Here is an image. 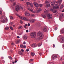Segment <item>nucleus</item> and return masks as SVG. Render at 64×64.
<instances>
[{
  "label": "nucleus",
  "mask_w": 64,
  "mask_h": 64,
  "mask_svg": "<svg viewBox=\"0 0 64 64\" xmlns=\"http://www.w3.org/2000/svg\"><path fill=\"white\" fill-rule=\"evenodd\" d=\"M16 16H17L20 19H21L22 20H24V21H28L29 20L28 18H26L25 17H22L21 16H20L18 14H16Z\"/></svg>",
  "instance_id": "obj_1"
},
{
  "label": "nucleus",
  "mask_w": 64,
  "mask_h": 64,
  "mask_svg": "<svg viewBox=\"0 0 64 64\" xmlns=\"http://www.w3.org/2000/svg\"><path fill=\"white\" fill-rule=\"evenodd\" d=\"M38 34H39V38L40 39H42V38H43V34L42 32H39L38 33Z\"/></svg>",
  "instance_id": "obj_2"
},
{
  "label": "nucleus",
  "mask_w": 64,
  "mask_h": 64,
  "mask_svg": "<svg viewBox=\"0 0 64 64\" xmlns=\"http://www.w3.org/2000/svg\"><path fill=\"white\" fill-rule=\"evenodd\" d=\"M30 35L32 38H34L36 36V34L34 32H32L30 34Z\"/></svg>",
  "instance_id": "obj_3"
},
{
  "label": "nucleus",
  "mask_w": 64,
  "mask_h": 64,
  "mask_svg": "<svg viewBox=\"0 0 64 64\" xmlns=\"http://www.w3.org/2000/svg\"><path fill=\"white\" fill-rule=\"evenodd\" d=\"M20 9L21 10H23V8L21 7H20L19 8V6L18 5H16V11L18 12V11H19L20 10Z\"/></svg>",
  "instance_id": "obj_4"
},
{
  "label": "nucleus",
  "mask_w": 64,
  "mask_h": 64,
  "mask_svg": "<svg viewBox=\"0 0 64 64\" xmlns=\"http://www.w3.org/2000/svg\"><path fill=\"white\" fill-rule=\"evenodd\" d=\"M4 18L5 19V20H3L1 21V22L2 23H7V21H8V20L7 19V18L6 17H5Z\"/></svg>",
  "instance_id": "obj_5"
},
{
  "label": "nucleus",
  "mask_w": 64,
  "mask_h": 64,
  "mask_svg": "<svg viewBox=\"0 0 64 64\" xmlns=\"http://www.w3.org/2000/svg\"><path fill=\"white\" fill-rule=\"evenodd\" d=\"M47 16L48 19H51L52 18V14H47Z\"/></svg>",
  "instance_id": "obj_6"
},
{
  "label": "nucleus",
  "mask_w": 64,
  "mask_h": 64,
  "mask_svg": "<svg viewBox=\"0 0 64 64\" xmlns=\"http://www.w3.org/2000/svg\"><path fill=\"white\" fill-rule=\"evenodd\" d=\"M55 5L56 6H54L53 8L54 9V10L55 9H58L59 8V6H58V4H55Z\"/></svg>",
  "instance_id": "obj_7"
},
{
  "label": "nucleus",
  "mask_w": 64,
  "mask_h": 64,
  "mask_svg": "<svg viewBox=\"0 0 64 64\" xmlns=\"http://www.w3.org/2000/svg\"><path fill=\"white\" fill-rule=\"evenodd\" d=\"M35 21H36V20L35 19H32L30 20V23H33Z\"/></svg>",
  "instance_id": "obj_8"
},
{
  "label": "nucleus",
  "mask_w": 64,
  "mask_h": 64,
  "mask_svg": "<svg viewBox=\"0 0 64 64\" xmlns=\"http://www.w3.org/2000/svg\"><path fill=\"white\" fill-rule=\"evenodd\" d=\"M64 17V15L62 14H60V19H62V17Z\"/></svg>",
  "instance_id": "obj_9"
},
{
  "label": "nucleus",
  "mask_w": 64,
  "mask_h": 64,
  "mask_svg": "<svg viewBox=\"0 0 64 64\" xmlns=\"http://www.w3.org/2000/svg\"><path fill=\"white\" fill-rule=\"evenodd\" d=\"M36 44H33L31 45V47L33 48H35L36 47Z\"/></svg>",
  "instance_id": "obj_10"
},
{
  "label": "nucleus",
  "mask_w": 64,
  "mask_h": 64,
  "mask_svg": "<svg viewBox=\"0 0 64 64\" xmlns=\"http://www.w3.org/2000/svg\"><path fill=\"white\" fill-rule=\"evenodd\" d=\"M34 5L36 7H38L39 6V4H38L37 3H36V2H34Z\"/></svg>",
  "instance_id": "obj_11"
},
{
  "label": "nucleus",
  "mask_w": 64,
  "mask_h": 64,
  "mask_svg": "<svg viewBox=\"0 0 64 64\" xmlns=\"http://www.w3.org/2000/svg\"><path fill=\"white\" fill-rule=\"evenodd\" d=\"M25 15L26 16H29L30 15V14H29V13H28L27 11L25 12Z\"/></svg>",
  "instance_id": "obj_12"
},
{
  "label": "nucleus",
  "mask_w": 64,
  "mask_h": 64,
  "mask_svg": "<svg viewBox=\"0 0 64 64\" xmlns=\"http://www.w3.org/2000/svg\"><path fill=\"white\" fill-rule=\"evenodd\" d=\"M22 38L23 39L26 40L27 39V37L26 36L24 35L22 36Z\"/></svg>",
  "instance_id": "obj_13"
},
{
  "label": "nucleus",
  "mask_w": 64,
  "mask_h": 64,
  "mask_svg": "<svg viewBox=\"0 0 64 64\" xmlns=\"http://www.w3.org/2000/svg\"><path fill=\"white\" fill-rule=\"evenodd\" d=\"M52 58L53 59H55L57 58V56L55 55H54L52 56Z\"/></svg>",
  "instance_id": "obj_14"
},
{
  "label": "nucleus",
  "mask_w": 64,
  "mask_h": 64,
  "mask_svg": "<svg viewBox=\"0 0 64 64\" xmlns=\"http://www.w3.org/2000/svg\"><path fill=\"white\" fill-rule=\"evenodd\" d=\"M14 14H15V15H16V6L15 8H14Z\"/></svg>",
  "instance_id": "obj_15"
},
{
  "label": "nucleus",
  "mask_w": 64,
  "mask_h": 64,
  "mask_svg": "<svg viewBox=\"0 0 64 64\" xmlns=\"http://www.w3.org/2000/svg\"><path fill=\"white\" fill-rule=\"evenodd\" d=\"M60 40L61 42H63H63H64V38L63 37L62 38H61Z\"/></svg>",
  "instance_id": "obj_16"
},
{
  "label": "nucleus",
  "mask_w": 64,
  "mask_h": 64,
  "mask_svg": "<svg viewBox=\"0 0 64 64\" xmlns=\"http://www.w3.org/2000/svg\"><path fill=\"white\" fill-rule=\"evenodd\" d=\"M28 10H29V11H31L32 13H35V12L34 11H33V10H31V9H30V8H28Z\"/></svg>",
  "instance_id": "obj_17"
},
{
  "label": "nucleus",
  "mask_w": 64,
  "mask_h": 64,
  "mask_svg": "<svg viewBox=\"0 0 64 64\" xmlns=\"http://www.w3.org/2000/svg\"><path fill=\"white\" fill-rule=\"evenodd\" d=\"M54 4L55 2H52L51 3V4L52 6H54Z\"/></svg>",
  "instance_id": "obj_18"
},
{
  "label": "nucleus",
  "mask_w": 64,
  "mask_h": 64,
  "mask_svg": "<svg viewBox=\"0 0 64 64\" xmlns=\"http://www.w3.org/2000/svg\"><path fill=\"white\" fill-rule=\"evenodd\" d=\"M43 31L44 32H46L47 31V28H44L43 29Z\"/></svg>",
  "instance_id": "obj_19"
},
{
  "label": "nucleus",
  "mask_w": 64,
  "mask_h": 64,
  "mask_svg": "<svg viewBox=\"0 0 64 64\" xmlns=\"http://www.w3.org/2000/svg\"><path fill=\"white\" fill-rule=\"evenodd\" d=\"M42 10L41 8H39L37 10V12L38 13V12H40Z\"/></svg>",
  "instance_id": "obj_20"
},
{
  "label": "nucleus",
  "mask_w": 64,
  "mask_h": 64,
  "mask_svg": "<svg viewBox=\"0 0 64 64\" xmlns=\"http://www.w3.org/2000/svg\"><path fill=\"white\" fill-rule=\"evenodd\" d=\"M18 29H23V26H20L18 27Z\"/></svg>",
  "instance_id": "obj_21"
},
{
  "label": "nucleus",
  "mask_w": 64,
  "mask_h": 64,
  "mask_svg": "<svg viewBox=\"0 0 64 64\" xmlns=\"http://www.w3.org/2000/svg\"><path fill=\"white\" fill-rule=\"evenodd\" d=\"M49 12V10H47L46 11H45L44 12V13H47L48 12Z\"/></svg>",
  "instance_id": "obj_22"
},
{
  "label": "nucleus",
  "mask_w": 64,
  "mask_h": 64,
  "mask_svg": "<svg viewBox=\"0 0 64 64\" xmlns=\"http://www.w3.org/2000/svg\"><path fill=\"white\" fill-rule=\"evenodd\" d=\"M50 6V5L49 4L48 5H46V8H48V7H49Z\"/></svg>",
  "instance_id": "obj_23"
},
{
  "label": "nucleus",
  "mask_w": 64,
  "mask_h": 64,
  "mask_svg": "<svg viewBox=\"0 0 64 64\" xmlns=\"http://www.w3.org/2000/svg\"><path fill=\"white\" fill-rule=\"evenodd\" d=\"M50 10L51 11H52V12H53L54 10V9L53 8L50 9Z\"/></svg>",
  "instance_id": "obj_24"
},
{
  "label": "nucleus",
  "mask_w": 64,
  "mask_h": 64,
  "mask_svg": "<svg viewBox=\"0 0 64 64\" xmlns=\"http://www.w3.org/2000/svg\"><path fill=\"white\" fill-rule=\"evenodd\" d=\"M41 46V44L39 43L38 44V47H40Z\"/></svg>",
  "instance_id": "obj_25"
},
{
  "label": "nucleus",
  "mask_w": 64,
  "mask_h": 64,
  "mask_svg": "<svg viewBox=\"0 0 64 64\" xmlns=\"http://www.w3.org/2000/svg\"><path fill=\"white\" fill-rule=\"evenodd\" d=\"M31 54L32 56H34V55H35V54L33 52H32L31 53Z\"/></svg>",
  "instance_id": "obj_26"
},
{
  "label": "nucleus",
  "mask_w": 64,
  "mask_h": 64,
  "mask_svg": "<svg viewBox=\"0 0 64 64\" xmlns=\"http://www.w3.org/2000/svg\"><path fill=\"white\" fill-rule=\"evenodd\" d=\"M28 26V24H26L24 26V27L25 28H27V27L26 26Z\"/></svg>",
  "instance_id": "obj_27"
},
{
  "label": "nucleus",
  "mask_w": 64,
  "mask_h": 64,
  "mask_svg": "<svg viewBox=\"0 0 64 64\" xmlns=\"http://www.w3.org/2000/svg\"><path fill=\"white\" fill-rule=\"evenodd\" d=\"M19 53L20 54V55H22V54H23V53L21 52H19Z\"/></svg>",
  "instance_id": "obj_28"
},
{
  "label": "nucleus",
  "mask_w": 64,
  "mask_h": 64,
  "mask_svg": "<svg viewBox=\"0 0 64 64\" xmlns=\"http://www.w3.org/2000/svg\"><path fill=\"white\" fill-rule=\"evenodd\" d=\"M33 59H30V60L29 61V62L30 63V62H33Z\"/></svg>",
  "instance_id": "obj_29"
},
{
  "label": "nucleus",
  "mask_w": 64,
  "mask_h": 64,
  "mask_svg": "<svg viewBox=\"0 0 64 64\" xmlns=\"http://www.w3.org/2000/svg\"><path fill=\"white\" fill-rule=\"evenodd\" d=\"M20 47L22 48H24V46L22 45H20Z\"/></svg>",
  "instance_id": "obj_30"
},
{
  "label": "nucleus",
  "mask_w": 64,
  "mask_h": 64,
  "mask_svg": "<svg viewBox=\"0 0 64 64\" xmlns=\"http://www.w3.org/2000/svg\"><path fill=\"white\" fill-rule=\"evenodd\" d=\"M42 17L43 18H46V16L45 15H43L42 16Z\"/></svg>",
  "instance_id": "obj_31"
},
{
  "label": "nucleus",
  "mask_w": 64,
  "mask_h": 64,
  "mask_svg": "<svg viewBox=\"0 0 64 64\" xmlns=\"http://www.w3.org/2000/svg\"><path fill=\"white\" fill-rule=\"evenodd\" d=\"M39 6H40V7H42V6H43V4H40L39 5Z\"/></svg>",
  "instance_id": "obj_32"
},
{
  "label": "nucleus",
  "mask_w": 64,
  "mask_h": 64,
  "mask_svg": "<svg viewBox=\"0 0 64 64\" xmlns=\"http://www.w3.org/2000/svg\"><path fill=\"white\" fill-rule=\"evenodd\" d=\"M64 7V6L63 5H61L60 6V9H62V8H63Z\"/></svg>",
  "instance_id": "obj_33"
},
{
  "label": "nucleus",
  "mask_w": 64,
  "mask_h": 64,
  "mask_svg": "<svg viewBox=\"0 0 64 64\" xmlns=\"http://www.w3.org/2000/svg\"><path fill=\"white\" fill-rule=\"evenodd\" d=\"M26 4L28 5H29V4H30V2H26Z\"/></svg>",
  "instance_id": "obj_34"
},
{
  "label": "nucleus",
  "mask_w": 64,
  "mask_h": 64,
  "mask_svg": "<svg viewBox=\"0 0 64 64\" xmlns=\"http://www.w3.org/2000/svg\"><path fill=\"white\" fill-rule=\"evenodd\" d=\"M10 59V60H12V58L11 56H9L8 57Z\"/></svg>",
  "instance_id": "obj_35"
},
{
  "label": "nucleus",
  "mask_w": 64,
  "mask_h": 64,
  "mask_svg": "<svg viewBox=\"0 0 64 64\" xmlns=\"http://www.w3.org/2000/svg\"><path fill=\"white\" fill-rule=\"evenodd\" d=\"M61 32L62 33H64V29H63L61 30Z\"/></svg>",
  "instance_id": "obj_36"
},
{
  "label": "nucleus",
  "mask_w": 64,
  "mask_h": 64,
  "mask_svg": "<svg viewBox=\"0 0 64 64\" xmlns=\"http://www.w3.org/2000/svg\"><path fill=\"white\" fill-rule=\"evenodd\" d=\"M8 29H9V27H6L5 28V29L6 30H8Z\"/></svg>",
  "instance_id": "obj_37"
},
{
  "label": "nucleus",
  "mask_w": 64,
  "mask_h": 64,
  "mask_svg": "<svg viewBox=\"0 0 64 64\" xmlns=\"http://www.w3.org/2000/svg\"><path fill=\"white\" fill-rule=\"evenodd\" d=\"M30 6H31V7H32L33 6V4H30Z\"/></svg>",
  "instance_id": "obj_38"
},
{
  "label": "nucleus",
  "mask_w": 64,
  "mask_h": 64,
  "mask_svg": "<svg viewBox=\"0 0 64 64\" xmlns=\"http://www.w3.org/2000/svg\"><path fill=\"white\" fill-rule=\"evenodd\" d=\"M10 19H13V17L11 16H10Z\"/></svg>",
  "instance_id": "obj_39"
},
{
  "label": "nucleus",
  "mask_w": 64,
  "mask_h": 64,
  "mask_svg": "<svg viewBox=\"0 0 64 64\" xmlns=\"http://www.w3.org/2000/svg\"><path fill=\"white\" fill-rule=\"evenodd\" d=\"M16 4V2H14L13 3V5L14 6H15Z\"/></svg>",
  "instance_id": "obj_40"
},
{
  "label": "nucleus",
  "mask_w": 64,
  "mask_h": 64,
  "mask_svg": "<svg viewBox=\"0 0 64 64\" xmlns=\"http://www.w3.org/2000/svg\"><path fill=\"white\" fill-rule=\"evenodd\" d=\"M48 3H49V2H48V1H46L45 2L46 4H48Z\"/></svg>",
  "instance_id": "obj_41"
},
{
  "label": "nucleus",
  "mask_w": 64,
  "mask_h": 64,
  "mask_svg": "<svg viewBox=\"0 0 64 64\" xmlns=\"http://www.w3.org/2000/svg\"><path fill=\"white\" fill-rule=\"evenodd\" d=\"M10 29H11V30H13V28L12 26H10Z\"/></svg>",
  "instance_id": "obj_42"
},
{
  "label": "nucleus",
  "mask_w": 64,
  "mask_h": 64,
  "mask_svg": "<svg viewBox=\"0 0 64 64\" xmlns=\"http://www.w3.org/2000/svg\"><path fill=\"white\" fill-rule=\"evenodd\" d=\"M22 34V33H19L18 35H21V34Z\"/></svg>",
  "instance_id": "obj_43"
},
{
  "label": "nucleus",
  "mask_w": 64,
  "mask_h": 64,
  "mask_svg": "<svg viewBox=\"0 0 64 64\" xmlns=\"http://www.w3.org/2000/svg\"><path fill=\"white\" fill-rule=\"evenodd\" d=\"M12 24H13L12 22H10V25H12Z\"/></svg>",
  "instance_id": "obj_44"
},
{
  "label": "nucleus",
  "mask_w": 64,
  "mask_h": 64,
  "mask_svg": "<svg viewBox=\"0 0 64 64\" xmlns=\"http://www.w3.org/2000/svg\"><path fill=\"white\" fill-rule=\"evenodd\" d=\"M20 23H21V24H22L23 23V22H22V20H20Z\"/></svg>",
  "instance_id": "obj_45"
},
{
  "label": "nucleus",
  "mask_w": 64,
  "mask_h": 64,
  "mask_svg": "<svg viewBox=\"0 0 64 64\" xmlns=\"http://www.w3.org/2000/svg\"><path fill=\"white\" fill-rule=\"evenodd\" d=\"M29 51V49H27L26 50V52H28V51Z\"/></svg>",
  "instance_id": "obj_46"
},
{
  "label": "nucleus",
  "mask_w": 64,
  "mask_h": 64,
  "mask_svg": "<svg viewBox=\"0 0 64 64\" xmlns=\"http://www.w3.org/2000/svg\"><path fill=\"white\" fill-rule=\"evenodd\" d=\"M16 43L17 44H18L19 43V40H18L17 41Z\"/></svg>",
  "instance_id": "obj_47"
},
{
  "label": "nucleus",
  "mask_w": 64,
  "mask_h": 64,
  "mask_svg": "<svg viewBox=\"0 0 64 64\" xmlns=\"http://www.w3.org/2000/svg\"><path fill=\"white\" fill-rule=\"evenodd\" d=\"M40 26H41V24H38V27H39Z\"/></svg>",
  "instance_id": "obj_48"
},
{
  "label": "nucleus",
  "mask_w": 64,
  "mask_h": 64,
  "mask_svg": "<svg viewBox=\"0 0 64 64\" xmlns=\"http://www.w3.org/2000/svg\"><path fill=\"white\" fill-rule=\"evenodd\" d=\"M61 2H60L59 3V5H58V6H60L59 7H60V5H61Z\"/></svg>",
  "instance_id": "obj_49"
},
{
  "label": "nucleus",
  "mask_w": 64,
  "mask_h": 64,
  "mask_svg": "<svg viewBox=\"0 0 64 64\" xmlns=\"http://www.w3.org/2000/svg\"><path fill=\"white\" fill-rule=\"evenodd\" d=\"M12 46H14V43L13 42H12Z\"/></svg>",
  "instance_id": "obj_50"
},
{
  "label": "nucleus",
  "mask_w": 64,
  "mask_h": 64,
  "mask_svg": "<svg viewBox=\"0 0 64 64\" xmlns=\"http://www.w3.org/2000/svg\"><path fill=\"white\" fill-rule=\"evenodd\" d=\"M0 14H1V15L2 14V11H0Z\"/></svg>",
  "instance_id": "obj_51"
},
{
  "label": "nucleus",
  "mask_w": 64,
  "mask_h": 64,
  "mask_svg": "<svg viewBox=\"0 0 64 64\" xmlns=\"http://www.w3.org/2000/svg\"><path fill=\"white\" fill-rule=\"evenodd\" d=\"M4 18V17H3V16H1L0 17L1 19H3Z\"/></svg>",
  "instance_id": "obj_52"
},
{
  "label": "nucleus",
  "mask_w": 64,
  "mask_h": 64,
  "mask_svg": "<svg viewBox=\"0 0 64 64\" xmlns=\"http://www.w3.org/2000/svg\"><path fill=\"white\" fill-rule=\"evenodd\" d=\"M39 55H40V56H41V55H42V53H41V52L39 53Z\"/></svg>",
  "instance_id": "obj_53"
},
{
  "label": "nucleus",
  "mask_w": 64,
  "mask_h": 64,
  "mask_svg": "<svg viewBox=\"0 0 64 64\" xmlns=\"http://www.w3.org/2000/svg\"><path fill=\"white\" fill-rule=\"evenodd\" d=\"M60 2H59V1H57V2H56V3H57V4H58V3H59Z\"/></svg>",
  "instance_id": "obj_54"
},
{
  "label": "nucleus",
  "mask_w": 64,
  "mask_h": 64,
  "mask_svg": "<svg viewBox=\"0 0 64 64\" xmlns=\"http://www.w3.org/2000/svg\"><path fill=\"white\" fill-rule=\"evenodd\" d=\"M57 30V28L56 27L55 28H54V30Z\"/></svg>",
  "instance_id": "obj_55"
},
{
  "label": "nucleus",
  "mask_w": 64,
  "mask_h": 64,
  "mask_svg": "<svg viewBox=\"0 0 64 64\" xmlns=\"http://www.w3.org/2000/svg\"><path fill=\"white\" fill-rule=\"evenodd\" d=\"M58 1H59V2H62V0H59Z\"/></svg>",
  "instance_id": "obj_56"
},
{
  "label": "nucleus",
  "mask_w": 64,
  "mask_h": 64,
  "mask_svg": "<svg viewBox=\"0 0 64 64\" xmlns=\"http://www.w3.org/2000/svg\"><path fill=\"white\" fill-rule=\"evenodd\" d=\"M10 1L11 2H13V1H14V0H10Z\"/></svg>",
  "instance_id": "obj_57"
},
{
  "label": "nucleus",
  "mask_w": 64,
  "mask_h": 64,
  "mask_svg": "<svg viewBox=\"0 0 64 64\" xmlns=\"http://www.w3.org/2000/svg\"><path fill=\"white\" fill-rule=\"evenodd\" d=\"M26 33H28V32H29V30H27L26 31Z\"/></svg>",
  "instance_id": "obj_58"
},
{
  "label": "nucleus",
  "mask_w": 64,
  "mask_h": 64,
  "mask_svg": "<svg viewBox=\"0 0 64 64\" xmlns=\"http://www.w3.org/2000/svg\"><path fill=\"white\" fill-rule=\"evenodd\" d=\"M21 51L22 52H24V50L22 49L21 50Z\"/></svg>",
  "instance_id": "obj_59"
},
{
  "label": "nucleus",
  "mask_w": 64,
  "mask_h": 64,
  "mask_svg": "<svg viewBox=\"0 0 64 64\" xmlns=\"http://www.w3.org/2000/svg\"><path fill=\"white\" fill-rule=\"evenodd\" d=\"M55 44H53V48H54V47H55Z\"/></svg>",
  "instance_id": "obj_60"
},
{
  "label": "nucleus",
  "mask_w": 64,
  "mask_h": 64,
  "mask_svg": "<svg viewBox=\"0 0 64 64\" xmlns=\"http://www.w3.org/2000/svg\"><path fill=\"white\" fill-rule=\"evenodd\" d=\"M23 44H26V42H23Z\"/></svg>",
  "instance_id": "obj_61"
},
{
  "label": "nucleus",
  "mask_w": 64,
  "mask_h": 64,
  "mask_svg": "<svg viewBox=\"0 0 64 64\" xmlns=\"http://www.w3.org/2000/svg\"><path fill=\"white\" fill-rule=\"evenodd\" d=\"M50 64H54L53 62H50Z\"/></svg>",
  "instance_id": "obj_62"
},
{
  "label": "nucleus",
  "mask_w": 64,
  "mask_h": 64,
  "mask_svg": "<svg viewBox=\"0 0 64 64\" xmlns=\"http://www.w3.org/2000/svg\"><path fill=\"white\" fill-rule=\"evenodd\" d=\"M32 16H34L35 15H34V14H32Z\"/></svg>",
  "instance_id": "obj_63"
},
{
  "label": "nucleus",
  "mask_w": 64,
  "mask_h": 64,
  "mask_svg": "<svg viewBox=\"0 0 64 64\" xmlns=\"http://www.w3.org/2000/svg\"><path fill=\"white\" fill-rule=\"evenodd\" d=\"M16 37L18 38H20V36H17Z\"/></svg>",
  "instance_id": "obj_64"
}]
</instances>
